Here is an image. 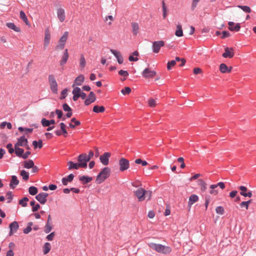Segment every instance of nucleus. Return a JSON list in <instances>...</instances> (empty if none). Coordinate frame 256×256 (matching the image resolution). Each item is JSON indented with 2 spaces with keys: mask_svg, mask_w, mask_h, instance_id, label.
<instances>
[{
  "mask_svg": "<svg viewBox=\"0 0 256 256\" xmlns=\"http://www.w3.org/2000/svg\"><path fill=\"white\" fill-rule=\"evenodd\" d=\"M148 245L150 248L162 254H168L172 252L170 247L162 244L150 242Z\"/></svg>",
  "mask_w": 256,
  "mask_h": 256,
  "instance_id": "1",
  "label": "nucleus"
},
{
  "mask_svg": "<svg viewBox=\"0 0 256 256\" xmlns=\"http://www.w3.org/2000/svg\"><path fill=\"white\" fill-rule=\"evenodd\" d=\"M111 170L109 167L102 168L96 177V182L98 184H102L110 176Z\"/></svg>",
  "mask_w": 256,
  "mask_h": 256,
  "instance_id": "2",
  "label": "nucleus"
},
{
  "mask_svg": "<svg viewBox=\"0 0 256 256\" xmlns=\"http://www.w3.org/2000/svg\"><path fill=\"white\" fill-rule=\"evenodd\" d=\"M48 80L50 88L52 92L54 94H57L58 92V84L53 74H50L48 76Z\"/></svg>",
  "mask_w": 256,
  "mask_h": 256,
  "instance_id": "3",
  "label": "nucleus"
},
{
  "mask_svg": "<svg viewBox=\"0 0 256 256\" xmlns=\"http://www.w3.org/2000/svg\"><path fill=\"white\" fill-rule=\"evenodd\" d=\"M68 32H65L60 38L56 47V50H63L68 39Z\"/></svg>",
  "mask_w": 256,
  "mask_h": 256,
  "instance_id": "4",
  "label": "nucleus"
},
{
  "mask_svg": "<svg viewBox=\"0 0 256 256\" xmlns=\"http://www.w3.org/2000/svg\"><path fill=\"white\" fill-rule=\"evenodd\" d=\"M148 192L142 188H138L134 192V195L138 198V201L142 202L146 198V196Z\"/></svg>",
  "mask_w": 256,
  "mask_h": 256,
  "instance_id": "5",
  "label": "nucleus"
},
{
  "mask_svg": "<svg viewBox=\"0 0 256 256\" xmlns=\"http://www.w3.org/2000/svg\"><path fill=\"white\" fill-rule=\"evenodd\" d=\"M77 160L80 168H86L88 166V162H89L86 158V154L82 153L80 154L77 157Z\"/></svg>",
  "mask_w": 256,
  "mask_h": 256,
  "instance_id": "6",
  "label": "nucleus"
},
{
  "mask_svg": "<svg viewBox=\"0 0 256 256\" xmlns=\"http://www.w3.org/2000/svg\"><path fill=\"white\" fill-rule=\"evenodd\" d=\"M118 164L120 166V170L124 172L127 170L130 167V162L124 158H122L120 159Z\"/></svg>",
  "mask_w": 256,
  "mask_h": 256,
  "instance_id": "7",
  "label": "nucleus"
},
{
  "mask_svg": "<svg viewBox=\"0 0 256 256\" xmlns=\"http://www.w3.org/2000/svg\"><path fill=\"white\" fill-rule=\"evenodd\" d=\"M48 194L46 192H42L36 196V199L42 204H44L47 201V197Z\"/></svg>",
  "mask_w": 256,
  "mask_h": 256,
  "instance_id": "8",
  "label": "nucleus"
},
{
  "mask_svg": "<svg viewBox=\"0 0 256 256\" xmlns=\"http://www.w3.org/2000/svg\"><path fill=\"white\" fill-rule=\"evenodd\" d=\"M164 42L163 40L154 41L152 44V51L154 53L159 52L160 48L164 46Z\"/></svg>",
  "mask_w": 256,
  "mask_h": 256,
  "instance_id": "9",
  "label": "nucleus"
},
{
  "mask_svg": "<svg viewBox=\"0 0 256 256\" xmlns=\"http://www.w3.org/2000/svg\"><path fill=\"white\" fill-rule=\"evenodd\" d=\"M111 156V153L105 152L100 157V162L104 166H107L109 163V159Z\"/></svg>",
  "mask_w": 256,
  "mask_h": 256,
  "instance_id": "10",
  "label": "nucleus"
},
{
  "mask_svg": "<svg viewBox=\"0 0 256 256\" xmlns=\"http://www.w3.org/2000/svg\"><path fill=\"white\" fill-rule=\"evenodd\" d=\"M238 188L240 190V194L244 197L251 198L252 196V193L251 190L248 191V188L244 186H240Z\"/></svg>",
  "mask_w": 256,
  "mask_h": 256,
  "instance_id": "11",
  "label": "nucleus"
},
{
  "mask_svg": "<svg viewBox=\"0 0 256 256\" xmlns=\"http://www.w3.org/2000/svg\"><path fill=\"white\" fill-rule=\"evenodd\" d=\"M156 74V72L148 68H146L142 72V76L146 78H152L155 76Z\"/></svg>",
  "mask_w": 256,
  "mask_h": 256,
  "instance_id": "12",
  "label": "nucleus"
},
{
  "mask_svg": "<svg viewBox=\"0 0 256 256\" xmlns=\"http://www.w3.org/2000/svg\"><path fill=\"white\" fill-rule=\"evenodd\" d=\"M96 100V94L93 92H90L84 102V104L86 106L94 102Z\"/></svg>",
  "mask_w": 256,
  "mask_h": 256,
  "instance_id": "13",
  "label": "nucleus"
},
{
  "mask_svg": "<svg viewBox=\"0 0 256 256\" xmlns=\"http://www.w3.org/2000/svg\"><path fill=\"white\" fill-rule=\"evenodd\" d=\"M234 49L232 48L226 47L224 48V52L222 54L224 58H231L234 56Z\"/></svg>",
  "mask_w": 256,
  "mask_h": 256,
  "instance_id": "14",
  "label": "nucleus"
},
{
  "mask_svg": "<svg viewBox=\"0 0 256 256\" xmlns=\"http://www.w3.org/2000/svg\"><path fill=\"white\" fill-rule=\"evenodd\" d=\"M110 52L116 57L119 64H122L123 63L124 58L120 52L114 49H110Z\"/></svg>",
  "mask_w": 256,
  "mask_h": 256,
  "instance_id": "15",
  "label": "nucleus"
},
{
  "mask_svg": "<svg viewBox=\"0 0 256 256\" xmlns=\"http://www.w3.org/2000/svg\"><path fill=\"white\" fill-rule=\"evenodd\" d=\"M228 30L231 32H238L240 28V23L235 24L233 22H228Z\"/></svg>",
  "mask_w": 256,
  "mask_h": 256,
  "instance_id": "16",
  "label": "nucleus"
},
{
  "mask_svg": "<svg viewBox=\"0 0 256 256\" xmlns=\"http://www.w3.org/2000/svg\"><path fill=\"white\" fill-rule=\"evenodd\" d=\"M57 17L60 22L64 21L66 18V14L64 10L62 8H59L56 11Z\"/></svg>",
  "mask_w": 256,
  "mask_h": 256,
  "instance_id": "17",
  "label": "nucleus"
},
{
  "mask_svg": "<svg viewBox=\"0 0 256 256\" xmlns=\"http://www.w3.org/2000/svg\"><path fill=\"white\" fill-rule=\"evenodd\" d=\"M20 182L17 176L15 175L11 176V180H10V186L11 188L14 189Z\"/></svg>",
  "mask_w": 256,
  "mask_h": 256,
  "instance_id": "18",
  "label": "nucleus"
},
{
  "mask_svg": "<svg viewBox=\"0 0 256 256\" xmlns=\"http://www.w3.org/2000/svg\"><path fill=\"white\" fill-rule=\"evenodd\" d=\"M74 178L73 174H70L67 176L62 178V182L63 185L67 186L68 182H72Z\"/></svg>",
  "mask_w": 256,
  "mask_h": 256,
  "instance_id": "19",
  "label": "nucleus"
},
{
  "mask_svg": "<svg viewBox=\"0 0 256 256\" xmlns=\"http://www.w3.org/2000/svg\"><path fill=\"white\" fill-rule=\"evenodd\" d=\"M50 39V34L48 29L46 30L44 32V47L45 49L48 46Z\"/></svg>",
  "mask_w": 256,
  "mask_h": 256,
  "instance_id": "20",
  "label": "nucleus"
},
{
  "mask_svg": "<svg viewBox=\"0 0 256 256\" xmlns=\"http://www.w3.org/2000/svg\"><path fill=\"white\" fill-rule=\"evenodd\" d=\"M79 180L82 184H86L92 180V178L88 176H79Z\"/></svg>",
  "mask_w": 256,
  "mask_h": 256,
  "instance_id": "21",
  "label": "nucleus"
},
{
  "mask_svg": "<svg viewBox=\"0 0 256 256\" xmlns=\"http://www.w3.org/2000/svg\"><path fill=\"white\" fill-rule=\"evenodd\" d=\"M68 58V50L67 48L65 49L64 52L62 56V58L60 60V65L64 66L66 64Z\"/></svg>",
  "mask_w": 256,
  "mask_h": 256,
  "instance_id": "22",
  "label": "nucleus"
},
{
  "mask_svg": "<svg viewBox=\"0 0 256 256\" xmlns=\"http://www.w3.org/2000/svg\"><path fill=\"white\" fill-rule=\"evenodd\" d=\"M232 68H228L225 64L222 63L220 65V70L222 73H228L232 70Z\"/></svg>",
  "mask_w": 256,
  "mask_h": 256,
  "instance_id": "23",
  "label": "nucleus"
},
{
  "mask_svg": "<svg viewBox=\"0 0 256 256\" xmlns=\"http://www.w3.org/2000/svg\"><path fill=\"white\" fill-rule=\"evenodd\" d=\"M84 80V76L83 74H80L76 77L74 80V84L72 85L74 87V85L81 86Z\"/></svg>",
  "mask_w": 256,
  "mask_h": 256,
  "instance_id": "24",
  "label": "nucleus"
},
{
  "mask_svg": "<svg viewBox=\"0 0 256 256\" xmlns=\"http://www.w3.org/2000/svg\"><path fill=\"white\" fill-rule=\"evenodd\" d=\"M71 122L69 123L68 126L71 128H74L76 126H80L81 124L80 120L76 119V118H72L70 120Z\"/></svg>",
  "mask_w": 256,
  "mask_h": 256,
  "instance_id": "25",
  "label": "nucleus"
},
{
  "mask_svg": "<svg viewBox=\"0 0 256 256\" xmlns=\"http://www.w3.org/2000/svg\"><path fill=\"white\" fill-rule=\"evenodd\" d=\"M6 26L12 30L16 32H20V28L17 26L14 22H6Z\"/></svg>",
  "mask_w": 256,
  "mask_h": 256,
  "instance_id": "26",
  "label": "nucleus"
},
{
  "mask_svg": "<svg viewBox=\"0 0 256 256\" xmlns=\"http://www.w3.org/2000/svg\"><path fill=\"white\" fill-rule=\"evenodd\" d=\"M34 161L30 159L25 160L23 162L24 168L26 169L31 168L34 166Z\"/></svg>",
  "mask_w": 256,
  "mask_h": 256,
  "instance_id": "27",
  "label": "nucleus"
},
{
  "mask_svg": "<svg viewBox=\"0 0 256 256\" xmlns=\"http://www.w3.org/2000/svg\"><path fill=\"white\" fill-rule=\"evenodd\" d=\"M198 200V197L195 194H192L188 200V205L191 206Z\"/></svg>",
  "mask_w": 256,
  "mask_h": 256,
  "instance_id": "28",
  "label": "nucleus"
},
{
  "mask_svg": "<svg viewBox=\"0 0 256 256\" xmlns=\"http://www.w3.org/2000/svg\"><path fill=\"white\" fill-rule=\"evenodd\" d=\"M68 169L69 170H71L72 169L78 170L80 168L78 162H74L72 161H69L68 162Z\"/></svg>",
  "mask_w": 256,
  "mask_h": 256,
  "instance_id": "29",
  "label": "nucleus"
},
{
  "mask_svg": "<svg viewBox=\"0 0 256 256\" xmlns=\"http://www.w3.org/2000/svg\"><path fill=\"white\" fill-rule=\"evenodd\" d=\"M20 17L21 20L26 24V25L30 26V24L28 20V18L23 10H20Z\"/></svg>",
  "mask_w": 256,
  "mask_h": 256,
  "instance_id": "30",
  "label": "nucleus"
},
{
  "mask_svg": "<svg viewBox=\"0 0 256 256\" xmlns=\"http://www.w3.org/2000/svg\"><path fill=\"white\" fill-rule=\"evenodd\" d=\"M18 141L20 144V146H24L28 144V140L24 135L20 136L18 138Z\"/></svg>",
  "mask_w": 256,
  "mask_h": 256,
  "instance_id": "31",
  "label": "nucleus"
},
{
  "mask_svg": "<svg viewBox=\"0 0 256 256\" xmlns=\"http://www.w3.org/2000/svg\"><path fill=\"white\" fill-rule=\"evenodd\" d=\"M92 111L95 113L103 112L105 111V108L102 106H99L98 105H95L94 106Z\"/></svg>",
  "mask_w": 256,
  "mask_h": 256,
  "instance_id": "32",
  "label": "nucleus"
},
{
  "mask_svg": "<svg viewBox=\"0 0 256 256\" xmlns=\"http://www.w3.org/2000/svg\"><path fill=\"white\" fill-rule=\"evenodd\" d=\"M32 144L35 149L37 148H41L43 146L42 140L41 139L38 140V141L36 140H34Z\"/></svg>",
  "mask_w": 256,
  "mask_h": 256,
  "instance_id": "33",
  "label": "nucleus"
},
{
  "mask_svg": "<svg viewBox=\"0 0 256 256\" xmlns=\"http://www.w3.org/2000/svg\"><path fill=\"white\" fill-rule=\"evenodd\" d=\"M132 32L134 35L136 36L138 33V29H139L138 24L137 22H134L132 23Z\"/></svg>",
  "mask_w": 256,
  "mask_h": 256,
  "instance_id": "34",
  "label": "nucleus"
},
{
  "mask_svg": "<svg viewBox=\"0 0 256 256\" xmlns=\"http://www.w3.org/2000/svg\"><path fill=\"white\" fill-rule=\"evenodd\" d=\"M198 185L200 186V190L202 192L206 191V184L202 179H199L198 180Z\"/></svg>",
  "mask_w": 256,
  "mask_h": 256,
  "instance_id": "35",
  "label": "nucleus"
},
{
  "mask_svg": "<svg viewBox=\"0 0 256 256\" xmlns=\"http://www.w3.org/2000/svg\"><path fill=\"white\" fill-rule=\"evenodd\" d=\"M20 175L24 181H26L29 179V172L25 170H22L20 172Z\"/></svg>",
  "mask_w": 256,
  "mask_h": 256,
  "instance_id": "36",
  "label": "nucleus"
},
{
  "mask_svg": "<svg viewBox=\"0 0 256 256\" xmlns=\"http://www.w3.org/2000/svg\"><path fill=\"white\" fill-rule=\"evenodd\" d=\"M175 34L178 37H181L183 36L182 26L180 24H178L176 26V30L175 32Z\"/></svg>",
  "mask_w": 256,
  "mask_h": 256,
  "instance_id": "37",
  "label": "nucleus"
},
{
  "mask_svg": "<svg viewBox=\"0 0 256 256\" xmlns=\"http://www.w3.org/2000/svg\"><path fill=\"white\" fill-rule=\"evenodd\" d=\"M50 249H51L50 244L48 242H46L44 244V246H43L44 254H48L50 252Z\"/></svg>",
  "mask_w": 256,
  "mask_h": 256,
  "instance_id": "38",
  "label": "nucleus"
},
{
  "mask_svg": "<svg viewBox=\"0 0 256 256\" xmlns=\"http://www.w3.org/2000/svg\"><path fill=\"white\" fill-rule=\"evenodd\" d=\"M19 226L16 221H14L11 222L9 225L10 229L14 230V232H16Z\"/></svg>",
  "mask_w": 256,
  "mask_h": 256,
  "instance_id": "39",
  "label": "nucleus"
},
{
  "mask_svg": "<svg viewBox=\"0 0 256 256\" xmlns=\"http://www.w3.org/2000/svg\"><path fill=\"white\" fill-rule=\"evenodd\" d=\"M55 113L57 115L58 118L62 119L64 121L66 120V117H63V112L61 110L56 109Z\"/></svg>",
  "mask_w": 256,
  "mask_h": 256,
  "instance_id": "40",
  "label": "nucleus"
},
{
  "mask_svg": "<svg viewBox=\"0 0 256 256\" xmlns=\"http://www.w3.org/2000/svg\"><path fill=\"white\" fill-rule=\"evenodd\" d=\"M38 192V189L34 186H30L28 188V192L32 196H35Z\"/></svg>",
  "mask_w": 256,
  "mask_h": 256,
  "instance_id": "41",
  "label": "nucleus"
},
{
  "mask_svg": "<svg viewBox=\"0 0 256 256\" xmlns=\"http://www.w3.org/2000/svg\"><path fill=\"white\" fill-rule=\"evenodd\" d=\"M28 198L26 196H24L22 199L19 200L18 203L19 204L21 205L22 207H26L27 206V202L28 201Z\"/></svg>",
  "mask_w": 256,
  "mask_h": 256,
  "instance_id": "42",
  "label": "nucleus"
},
{
  "mask_svg": "<svg viewBox=\"0 0 256 256\" xmlns=\"http://www.w3.org/2000/svg\"><path fill=\"white\" fill-rule=\"evenodd\" d=\"M238 7L246 13H250L252 12L250 7L247 6L238 5Z\"/></svg>",
  "mask_w": 256,
  "mask_h": 256,
  "instance_id": "43",
  "label": "nucleus"
},
{
  "mask_svg": "<svg viewBox=\"0 0 256 256\" xmlns=\"http://www.w3.org/2000/svg\"><path fill=\"white\" fill-rule=\"evenodd\" d=\"M24 150L22 148H18L16 150H14V153L16 154V155L18 157L22 158V154L24 152Z\"/></svg>",
  "mask_w": 256,
  "mask_h": 256,
  "instance_id": "44",
  "label": "nucleus"
},
{
  "mask_svg": "<svg viewBox=\"0 0 256 256\" xmlns=\"http://www.w3.org/2000/svg\"><path fill=\"white\" fill-rule=\"evenodd\" d=\"M86 62L84 56L83 54H81L80 57V66L81 68H84L86 66Z\"/></svg>",
  "mask_w": 256,
  "mask_h": 256,
  "instance_id": "45",
  "label": "nucleus"
},
{
  "mask_svg": "<svg viewBox=\"0 0 256 256\" xmlns=\"http://www.w3.org/2000/svg\"><path fill=\"white\" fill-rule=\"evenodd\" d=\"M252 202V200H250L248 201H243L240 204L241 208L244 207L246 210L248 209L250 204Z\"/></svg>",
  "mask_w": 256,
  "mask_h": 256,
  "instance_id": "46",
  "label": "nucleus"
},
{
  "mask_svg": "<svg viewBox=\"0 0 256 256\" xmlns=\"http://www.w3.org/2000/svg\"><path fill=\"white\" fill-rule=\"evenodd\" d=\"M118 74L119 75L124 77L123 80H126V78L129 75V74L127 70H120L118 72Z\"/></svg>",
  "mask_w": 256,
  "mask_h": 256,
  "instance_id": "47",
  "label": "nucleus"
},
{
  "mask_svg": "<svg viewBox=\"0 0 256 256\" xmlns=\"http://www.w3.org/2000/svg\"><path fill=\"white\" fill-rule=\"evenodd\" d=\"M134 162L136 164H141L142 166H146L148 164V162L145 160H142L141 158H137L135 160Z\"/></svg>",
  "mask_w": 256,
  "mask_h": 256,
  "instance_id": "48",
  "label": "nucleus"
},
{
  "mask_svg": "<svg viewBox=\"0 0 256 256\" xmlns=\"http://www.w3.org/2000/svg\"><path fill=\"white\" fill-rule=\"evenodd\" d=\"M132 90L128 86L124 87L121 90V92L124 95L128 94L130 93Z\"/></svg>",
  "mask_w": 256,
  "mask_h": 256,
  "instance_id": "49",
  "label": "nucleus"
},
{
  "mask_svg": "<svg viewBox=\"0 0 256 256\" xmlns=\"http://www.w3.org/2000/svg\"><path fill=\"white\" fill-rule=\"evenodd\" d=\"M68 89L67 88H64L61 92L60 96V100L64 99L68 94Z\"/></svg>",
  "mask_w": 256,
  "mask_h": 256,
  "instance_id": "50",
  "label": "nucleus"
},
{
  "mask_svg": "<svg viewBox=\"0 0 256 256\" xmlns=\"http://www.w3.org/2000/svg\"><path fill=\"white\" fill-rule=\"evenodd\" d=\"M216 212L219 214L222 215L224 214V210L222 206H217L216 208Z\"/></svg>",
  "mask_w": 256,
  "mask_h": 256,
  "instance_id": "51",
  "label": "nucleus"
},
{
  "mask_svg": "<svg viewBox=\"0 0 256 256\" xmlns=\"http://www.w3.org/2000/svg\"><path fill=\"white\" fill-rule=\"evenodd\" d=\"M52 226L51 224H46L44 228V232L46 234H48L52 230Z\"/></svg>",
  "mask_w": 256,
  "mask_h": 256,
  "instance_id": "52",
  "label": "nucleus"
},
{
  "mask_svg": "<svg viewBox=\"0 0 256 256\" xmlns=\"http://www.w3.org/2000/svg\"><path fill=\"white\" fill-rule=\"evenodd\" d=\"M6 148L8 150V152L10 154H12L14 152V149L12 148V143H8L6 146Z\"/></svg>",
  "mask_w": 256,
  "mask_h": 256,
  "instance_id": "53",
  "label": "nucleus"
},
{
  "mask_svg": "<svg viewBox=\"0 0 256 256\" xmlns=\"http://www.w3.org/2000/svg\"><path fill=\"white\" fill-rule=\"evenodd\" d=\"M162 16L164 18H166V4L164 3V0H162Z\"/></svg>",
  "mask_w": 256,
  "mask_h": 256,
  "instance_id": "54",
  "label": "nucleus"
},
{
  "mask_svg": "<svg viewBox=\"0 0 256 256\" xmlns=\"http://www.w3.org/2000/svg\"><path fill=\"white\" fill-rule=\"evenodd\" d=\"M49 123V120H48L46 118H42L41 120V124L44 127L50 126Z\"/></svg>",
  "mask_w": 256,
  "mask_h": 256,
  "instance_id": "55",
  "label": "nucleus"
},
{
  "mask_svg": "<svg viewBox=\"0 0 256 256\" xmlns=\"http://www.w3.org/2000/svg\"><path fill=\"white\" fill-rule=\"evenodd\" d=\"M176 64V60H172L169 61L167 64V68L168 70L172 69V67L174 66Z\"/></svg>",
  "mask_w": 256,
  "mask_h": 256,
  "instance_id": "56",
  "label": "nucleus"
},
{
  "mask_svg": "<svg viewBox=\"0 0 256 256\" xmlns=\"http://www.w3.org/2000/svg\"><path fill=\"white\" fill-rule=\"evenodd\" d=\"M174 60H176V62H180V61L181 62V63L180 64V66H184L186 62V60H185V59L184 58H181L179 57H178L176 56V59Z\"/></svg>",
  "mask_w": 256,
  "mask_h": 256,
  "instance_id": "57",
  "label": "nucleus"
},
{
  "mask_svg": "<svg viewBox=\"0 0 256 256\" xmlns=\"http://www.w3.org/2000/svg\"><path fill=\"white\" fill-rule=\"evenodd\" d=\"M6 195L8 196V200L7 202L8 203L10 202L12 200V198H13V195H12V192L10 191H8L6 193Z\"/></svg>",
  "mask_w": 256,
  "mask_h": 256,
  "instance_id": "58",
  "label": "nucleus"
},
{
  "mask_svg": "<svg viewBox=\"0 0 256 256\" xmlns=\"http://www.w3.org/2000/svg\"><path fill=\"white\" fill-rule=\"evenodd\" d=\"M62 108L64 112H69L72 110V108L66 103H64L62 106Z\"/></svg>",
  "mask_w": 256,
  "mask_h": 256,
  "instance_id": "59",
  "label": "nucleus"
},
{
  "mask_svg": "<svg viewBox=\"0 0 256 256\" xmlns=\"http://www.w3.org/2000/svg\"><path fill=\"white\" fill-rule=\"evenodd\" d=\"M55 234V232H52L46 236V239L48 241H52L53 240Z\"/></svg>",
  "mask_w": 256,
  "mask_h": 256,
  "instance_id": "60",
  "label": "nucleus"
},
{
  "mask_svg": "<svg viewBox=\"0 0 256 256\" xmlns=\"http://www.w3.org/2000/svg\"><path fill=\"white\" fill-rule=\"evenodd\" d=\"M82 91L81 90V89L79 87H76L74 88L72 90V93L75 94H80Z\"/></svg>",
  "mask_w": 256,
  "mask_h": 256,
  "instance_id": "61",
  "label": "nucleus"
},
{
  "mask_svg": "<svg viewBox=\"0 0 256 256\" xmlns=\"http://www.w3.org/2000/svg\"><path fill=\"white\" fill-rule=\"evenodd\" d=\"M222 38H228L230 36V33L228 31H226V30L222 31Z\"/></svg>",
  "mask_w": 256,
  "mask_h": 256,
  "instance_id": "62",
  "label": "nucleus"
},
{
  "mask_svg": "<svg viewBox=\"0 0 256 256\" xmlns=\"http://www.w3.org/2000/svg\"><path fill=\"white\" fill-rule=\"evenodd\" d=\"M40 208V206L39 204H36L32 208V211L34 212L38 211Z\"/></svg>",
  "mask_w": 256,
  "mask_h": 256,
  "instance_id": "63",
  "label": "nucleus"
},
{
  "mask_svg": "<svg viewBox=\"0 0 256 256\" xmlns=\"http://www.w3.org/2000/svg\"><path fill=\"white\" fill-rule=\"evenodd\" d=\"M94 156V152L92 150H90L88 152V155L86 154V158H87L88 162L90 161V159Z\"/></svg>",
  "mask_w": 256,
  "mask_h": 256,
  "instance_id": "64",
  "label": "nucleus"
}]
</instances>
